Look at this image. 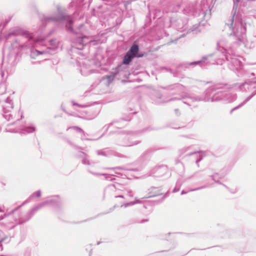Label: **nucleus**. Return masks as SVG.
I'll use <instances>...</instances> for the list:
<instances>
[{"label":"nucleus","mask_w":256,"mask_h":256,"mask_svg":"<svg viewBox=\"0 0 256 256\" xmlns=\"http://www.w3.org/2000/svg\"><path fill=\"white\" fill-rule=\"evenodd\" d=\"M68 143L72 146H74L76 149L79 150L80 152L82 154V156H80V157L82 158V162L84 165H86L90 166V168L88 169V172L92 174L94 176H104L106 179L108 180L110 178H111V176H112V174H100L98 172H92L91 170V167L94 166L95 162L90 161L88 158L86 156V154L84 152H82L81 150H82V148L81 147L78 146H76L74 145L72 142L70 141H68Z\"/></svg>","instance_id":"6e6552de"},{"label":"nucleus","mask_w":256,"mask_h":256,"mask_svg":"<svg viewBox=\"0 0 256 256\" xmlns=\"http://www.w3.org/2000/svg\"><path fill=\"white\" fill-rule=\"evenodd\" d=\"M202 156H200V158H198V159L196 160V165H197V166H198V167L199 166V164H198V163H199V162H200V161H201V160H202Z\"/></svg>","instance_id":"ea45409f"},{"label":"nucleus","mask_w":256,"mask_h":256,"mask_svg":"<svg viewBox=\"0 0 256 256\" xmlns=\"http://www.w3.org/2000/svg\"><path fill=\"white\" fill-rule=\"evenodd\" d=\"M138 132H126L124 134L118 135L116 144L122 146H132L136 145L140 140H133L138 135Z\"/></svg>","instance_id":"0eeeda50"},{"label":"nucleus","mask_w":256,"mask_h":256,"mask_svg":"<svg viewBox=\"0 0 256 256\" xmlns=\"http://www.w3.org/2000/svg\"><path fill=\"white\" fill-rule=\"evenodd\" d=\"M124 64H121L118 66L114 70V72H116V74H118L120 72L122 71L124 68H125V67L124 66Z\"/></svg>","instance_id":"393cba45"},{"label":"nucleus","mask_w":256,"mask_h":256,"mask_svg":"<svg viewBox=\"0 0 256 256\" xmlns=\"http://www.w3.org/2000/svg\"><path fill=\"white\" fill-rule=\"evenodd\" d=\"M136 58L134 56L127 52L124 57L122 60V64L128 65L132 61L134 58Z\"/></svg>","instance_id":"412c9836"},{"label":"nucleus","mask_w":256,"mask_h":256,"mask_svg":"<svg viewBox=\"0 0 256 256\" xmlns=\"http://www.w3.org/2000/svg\"><path fill=\"white\" fill-rule=\"evenodd\" d=\"M189 149V147H185L184 148H182L178 150V152L180 156L183 154L184 153L186 152Z\"/></svg>","instance_id":"c756f323"},{"label":"nucleus","mask_w":256,"mask_h":256,"mask_svg":"<svg viewBox=\"0 0 256 256\" xmlns=\"http://www.w3.org/2000/svg\"><path fill=\"white\" fill-rule=\"evenodd\" d=\"M224 92V100H228V102H230L236 100V94L227 92Z\"/></svg>","instance_id":"aec40b11"},{"label":"nucleus","mask_w":256,"mask_h":256,"mask_svg":"<svg viewBox=\"0 0 256 256\" xmlns=\"http://www.w3.org/2000/svg\"><path fill=\"white\" fill-rule=\"evenodd\" d=\"M41 196V192L40 190H38L34 192L30 197L29 200L32 199L35 197L40 198Z\"/></svg>","instance_id":"a878e982"},{"label":"nucleus","mask_w":256,"mask_h":256,"mask_svg":"<svg viewBox=\"0 0 256 256\" xmlns=\"http://www.w3.org/2000/svg\"><path fill=\"white\" fill-rule=\"evenodd\" d=\"M2 106L4 117L7 120H10L12 119V114H11V110L13 108L12 100L10 97L6 98L4 100Z\"/></svg>","instance_id":"9d476101"},{"label":"nucleus","mask_w":256,"mask_h":256,"mask_svg":"<svg viewBox=\"0 0 256 256\" xmlns=\"http://www.w3.org/2000/svg\"><path fill=\"white\" fill-rule=\"evenodd\" d=\"M148 221V219H144L140 222V223H144Z\"/></svg>","instance_id":"49530a36"},{"label":"nucleus","mask_w":256,"mask_h":256,"mask_svg":"<svg viewBox=\"0 0 256 256\" xmlns=\"http://www.w3.org/2000/svg\"><path fill=\"white\" fill-rule=\"evenodd\" d=\"M57 12L58 16H44L42 19L43 24L47 22H66V27L67 29L70 32L73 31L72 24L73 20L72 18L70 15L66 14L60 8H58Z\"/></svg>","instance_id":"39448f33"},{"label":"nucleus","mask_w":256,"mask_h":256,"mask_svg":"<svg viewBox=\"0 0 256 256\" xmlns=\"http://www.w3.org/2000/svg\"><path fill=\"white\" fill-rule=\"evenodd\" d=\"M130 120V119H128V120L124 119V120Z\"/></svg>","instance_id":"bf43d9fd"},{"label":"nucleus","mask_w":256,"mask_h":256,"mask_svg":"<svg viewBox=\"0 0 256 256\" xmlns=\"http://www.w3.org/2000/svg\"><path fill=\"white\" fill-rule=\"evenodd\" d=\"M28 202V200L25 201L22 204V205H20V206H18L17 208H16L14 209L10 212V214H4L3 216H0V221L2 220H3L4 218H6V216H8L10 214L14 213V212L17 210L20 207H21L22 206L24 205Z\"/></svg>","instance_id":"5701e85b"},{"label":"nucleus","mask_w":256,"mask_h":256,"mask_svg":"<svg viewBox=\"0 0 256 256\" xmlns=\"http://www.w3.org/2000/svg\"><path fill=\"white\" fill-rule=\"evenodd\" d=\"M249 77L252 78V77H254V82L256 83V70L254 72H251L250 73Z\"/></svg>","instance_id":"473e14b6"},{"label":"nucleus","mask_w":256,"mask_h":256,"mask_svg":"<svg viewBox=\"0 0 256 256\" xmlns=\"http://www.w3.org/2000/svg\"><path fill=\"white\" fill-rule=\"evenodd\" d=\"M50 45L52 46V48L53 50H55L58 48L57 46V42L55 40H52L50 41Z\"/></svg>","instance_id":"bb28decb"},{"label":"nucleus","mask_w":256,"mask_h":256,"mask_svg":"<svg viewBox=\"0 0 256 256\" xmlns=\"http://www.w3.org/2000/svg\"><path fill=\"white\" fill-rule=\"evenodd\" d=\"M22 36V38L26 40L24 42L20 44L22 48L38 47L42 45V40L35 39L29 32L19 28L10 29L6 34V38H10L12 36Z\"/></svg>","instance_id":"7ed1b4c3"},{"label":"nucleus","mask_w":256,"mask_h":256,"mask_svg":"<svg viewBox=\"0 0 256 256\" xmlns=\"http://www.w3.org/2000/svg\"><path fill=\"white\" fill-rule=\"evenodd\" d=\"M112 125H114V126L116 128H118L119 126H121V125L119 124V122H114L110 124H108V128H106V130L108 128H109L110 126Z\"/></svg>","instance_id":"72a5a7b5"},{"label":"nucleus","mask_w":256,"mask_h":256,"mask_svg":"<svg viewBox=\"0 0 256 256\" xmlns=\"http://www.w3.org/2000/svg\"><path fill=\"white\" fill-rule=\"evenodd\" d=\"M112 196H113L114 198H124V196L122 194H120V192H116V194H112Z\"/></svg>","instance_id":"f704fd0d"},{"label":"nucleus","mask_w":256,"mask_h":256,"mask_svg":"<svg viewBox=\"0 0 256 256\" xmlns=\"http://www.w3.org/2000/svg\"><path fill=\"white\" fill-rule=\"evenodd\" d=\"M88 37L86 36H78L75 40V44L78 46L77 48L81 50L84 45L90 42V40H88Z\"/></svg>","instance_id":"dca6fc26"},{"label":"nucleus","mask_w":256,"mask_h":256,"mask_svg":"<svg viewBox=\"0 0 256 256\" xmlns=\"http://www.w3.org/2000/svg\"><path fill=\"white\" fill-rule=\"evenodd\" d=\"M224 186L232 194H236L238 191V190L236 188H233V189H230L225 184H224Z\"/></svg>","instance_id":"2f4dec72"},{"label":"nucleus","mask_w":256,"mask_h":256,"mask_svg":"<svg viewBox=\"0 0 256 256\" xmlns=\"http://www.w3.org/2000/svg\"><path fill=\"white\" fill-rule=\"evenodd\" d=\"M199 152H198H198H193V153L190 154L188 155H189V156H191V155H192V154H195L199 153Z\"/></svg>","instance_id":"8fccbe9b"},{"label":"nucleus","mask_w":256,"mask_h":256,"mask_svg":"<svg viewBox=\"0 0 256 256\" xmlns=\"http://www.w3.org/2000/svg\"><path fill=\"white\" fill-rule=\"evenodd\" d=\"M210 186H211L210 184L204 185V186H200V187H199V188H196L190 190V191H191V192L196 191V190H200L201 189L206 188L210 187Z\"/></svg>","instance_id":"7c9ffc66"},{"label":"nucleus","mask_w":256,"mask_h":256,"mask_svg":"<svg viewBox=\"0 0 256 256\" xmlns=\"http://www.w3.org/2000/svg\"><path fill=\"white\" fill-rule=\"evenodd\" d=\"M200 6H197L194 2H192L186 5L183 12L186 14L196 17L202 15L203 18L205 16V12L203 9H200Z\"/></svg>","instance_id":"1a4fd4ad"},{"label":"nucleus","mask_w":256,"mask_h":256,"mask_svg":"<svg viewBox=\"0 0 256 256\" xmlns=\"http://www.w3.org/2000/svg\"><path fill=\"white\" fill-rule=\"evenodd\" d=\"M180 189V187L178 186V187H177V186H176L173 190V192H178V191H179Z\"/></svg>","instance_id":"79ce46f5"},{"label":"nucleus","mask_w":256,"mask_h":256,"mask_svg":"<svg viewBox=\"0 0 256 256\" xmlns=\"http://www.w3.org/2000/svg\"><path fill=\"white\" fill-rule=\"evenodd\" d=\"M216 183H217V184H222V186H224V184H222V183L220 180H216Z\"/></svg>","instance_id":"de8ad7c7"},{"label":"nucleus","mask_w":256,"mask_h":256,"mask_svg":"<svg viewBox=\"0 0 256 256\" xmlns=\"http://www.w3.org/2000/svg\"><path fill=\"white\" fill-rule=\"evenodd\" d=\"M196 173H194V174H193V176H194V174H196Z\"/></svg>","instance_id":"69168bd1"},{"label":"nucleus","mask_w":256,"mask_h":256,"mask_svg":"<svg viewBox=\"0 0 256 256\" xmlns=\"http://www.w3.org/2000/svg\"><path fill=\"white\" fill-rule=\"evenodd\" d=\"M187 192H186L184 190H182V192H181V194H187Z\"/></svg>","instance_id":"09e8293b"},{"label":"nucleus","mask_w":256,"mask_h":256,"mask_svg":"<svg viewBox=\"0 0 256 256\" xmlns=\"http://www.w3.org/2000/svg\"><path fill=\"white\" fill-rule=\"evenodd\" d=\"M7 238H4L0 240V248L1 250H3L2 243Z\"/></svg>","instance_id":"4c0bfd02"},{"label":"nucleus","mask_w":256,"mask_h":256,"mask_svg":"<svg viewBox=\"0 0 256 256\" xmlns=\"http://www.w3.org/2000/svg\"><path fill=\"white\" fill-rule=\"evenodd\" d=\"M16 42H18V40H16ZM18 43H20L19 42H18Z\"/></svg>","instance_id":"e2e57ef3"},{"label":"nucleus","mask_w":256,"mask_h":256,"mask_svg":"<svg viewBox=\"0 0 256 256\" xmlns=\"http://www.w3.org/2000/svg\"><path fill=\"white\" fill-rule=\"evenodd\" d=\"M134 202V204H140L142 203V201L140 200H138L136 198L134 202Z\"/></svg>","instance_id":"a19ab883"},{"label":"nucleus","mask_w":256,"mask_h":256,"mask_svg":"<svg viewBox=\"0 0 256 256\" xmlns=\"http://www.w3.org/2000/svg\"><path fill=\"white\" fill-rule=\"evenodd\" d=\"M86 140H92V139H88V138H87L86 139Z\"/></svg>","instance_id":"13d9d810"},{"label":"nucleus","mask_w":256,"mask_h":256,"mask_svg":"<svg viewBox=\"0 0 256 256\" xmlns=\"http://www.w3.org/2000/svg\"><path fill=\"white\" fill-rule=\"evenodd\" d=\"M72 104L74 106H78V107L84 108V107L86 106L85 105H81V104H78V103H76V102H72Z\"/></svg>","instance_id":"58836bf2"},{"label":"nucleus","mask_w":256,"mask_h":256,"mask_svg":"<svg viewBox=\"0 0 256 256\" xmlns=\"http://www.w3.org/2000/svg\"><path fill=\"white\" fill-rule=\"evenodd\" d=\"M235 88H238L241 91H246L247 90L252 91V94L247 97L243 102L238 106L234 107L231 110L230 113L232 114L234 110H236L241 108L249 101L256 94V84L254 82L246 81L244 83L236 84L234 85Z\"/></svg>","instance_id":"423d86ee"},{"label":"nucleus","mask_w":256,"mask_h":256,"mask_svg":"<svg viewBox=\"0 0 256 256\" xmlns=\"http://www.w3.org/2000/svg\"><path fill=\"white\" fill-rule=\"evenodd\" d=\"M175 112H176V113L177 115H178L179 114V110L178 109H176L175 110Z\"/></svg>","instance_id":"3c124183"},{"label":"nucleus","mask_w":256,"mask_h":256,"mask_svg":"<svg viewBox=\"0 0 256 256\" xmlns=\"http://www.w3.org/2000/svg\"><path fill=\"white\" fill-rule=\"evenodd\" d=\"M168 172V168L166 166H161L153 168L150 174L156 177H160L164 175Z\"/></svg>","instance_id":"ddd939ff"},{"label":"nucleus","mask_w":256,"mask_h":256,"mask_svg":"<svg viewBox=\"0 0 256 256\" xmlns=\"http://www.w3.org/2000/svg\"><path fill=\"white\" fill-rule=\"evenodd\" d=\"M36 130V127L33 126H27L20 130V132L22 134H27L34 132Z\"/></svg>","instance_id":"4be33fe9"},{"label":"nucleus","mask_w":256,"mask_h":256,"mask_svg":"<svg viewBox=\"0 0 256 256\" xmlns=\"http://www.w3.org/2000/svg\"><path fill=\"white\" fill-rule=\"evenodd\" d=\"M117 75L116 72H115L114 71L112 72L110 75L106 76V78L108 82H112L114 80V77Z\"/></svg>","instance_id":"b1692460"},{"label":"nucleus","mask_w":256,"mask_h":256,"mask_svg":"<svg viewBox=\"0 0 256 256\" xmlns=\"http://www.w3.org/2000/svg\"><path fill=\"white\" fill-rule=\"evenodd\" d=\"M80 2H81L84 1V0H79Z\"/></svg>","instance_id":"4d7b16f0"},{"label":"nucleus","mask_w":256,"mask_h":256,"mask_svg":"<svg viewBox=\"0 0 256 256\" xmlns=\"http://www.w3.org/2000/svg\"><path fill=\"white\" fill-rule=\"evenodd\" d=\"M240 58L238 56L235 55L234 52L229 54H223L220 58H219L214 62H208L206 64H222L223 62L226 60L228 62V68L235 72H239L242 68V64Z\"/></svg>","instance_id":"20e7f679"},{"label":"nucleus","mask_w":256,"mask_h":256,"mask_svg":"<svg viewBox=\"0 0 256 256\" xmlns=\"http://www.w3.org/2000/svg\"><path fill=\"white\" fill-rule=\"evenodd\" d=\"M211 178H212V180L216 182V180H217L216 179V178H215V176L214 174V175H212L211 176Z\"/></svg>","instance_id":"a18cd8bd"},{"label":"nucleus","mask_w":256,"mask_h":256,"mask_svg":"<svg viewBox=\"0 0 256 256\" xmlns=\"http://www.w3.org/2000/svg\"><path fill=\"white\" fill-rule=\"evenodd\" d=\"M0 212H4V210H3V208H2L0 207Z\"/></svg>","instance_id":"864d4df0"},{"label":"nucleus","mask_w":256,"mask_h":256,"mask_svg":"<svg viewBox=\"0 0 256 256\" xmlns=\"http://www.w3.org/2000/svg\"><path fill=\"white\" fill-rule=\"evenodd\" d=\"M170 22L172 25L174 24L175 22H177L180 21V20H175L173 18H170Z\"/></svg>","instance_id":"e433bc0d"},{"label":"nucleus","mask_w":256,"mask_h":256,"mask_svg":"<svg viewBox=\"0 0 256 256\" xmlns=\"http://www.w3.org/2000/svg\"><path fill=\"white\" fill-rule=\"evenodd\" d=\"M131 192H132L131 191L128 192V193H129L128 195L132 197L133 196H132V194H131Z\"/></svg>","instance_id":"603ef678"},{"label":"nucleus","mask_w":256,"mask_h":256,"mask_svg":"<svg viewBox=\"0 0 256 256\" xmlns=\"http://www.w3.org/2000/svg\"><path fill=\"white\" fill-rule=\"evenodd\" d=\"M44 203L45 206L50 205L58 206L62 203V200L58 196H54L48 198L47 200L44 202Z\"/></svg>","instance_id":"2eb2a0df"},{"label":"nucleus","mask_w":256,"mask_h":256,"mask_svg":"<svg viewBox=\"0 0 256 256\" xmlns=\"http://www.w3.org/2000/svg\"><path fill=\"white\" fill-rule=\"evenodd\" d=\"M96 154L98 156H102L106 157H110L111 156H115L119 158H124L126 156L122 154L110 150L109 148H105L101 150H98Z\"/></svg>","instance_id":"9b49d317"},{"label":"nucleus","mask_w":256,"mask_h":256,"mask_svg":"<svg viewBox=\"0 0 256 256\" xmlns=\"http://www.w3.org/2000/svg\"><path fill=\"white\" fill-rule=\"evenodd\" d=\"M91 62H82L80 66V72L81 74L84 76H87L90 74L95 72V70L90 68Z\"/></svg>","instance_id":"4468645a"},{"label":"nucleus","mask_w":256,"mask_h":256,"mask_svg":"<svg viewBox=\"0 0 256 256\" xmlns=\"http://www.w3.org/2000/svg\"><path fill=\"white\" fill-rule=\"evenodd\" d=\"M148 192V196L146 198L154 197L162 194L160 188L154 186H152L149 188Z\"/></svg>","instance_id":"f3484780"},{"label":"nucleus","mask_w":256,"mask_h":256,"mask_svg":"<svg viewBox=\"0 0 256 256\" xmlns=\"http://www.w3.org/2000/svg\"><path fill=\"white\" fill-rule=\"evenodd\" d=\"M115 173L116 174H120V172H116Z\"/></svg>","instance_id":"5fc2aeb1"},{"label":"nucleus","mask_w":256,"mask_h":256,"mask_svg":"<svg viewBox=\"0 0 256 256\" xmlns=\"http://www.w3.org/2000/svg\"><path fill=\"white\" fill-rule=\"evenodd\" d=\"M139 51V46L136 44H134L130 48V50L128 52L130 54H132L136 58H140L143 56V54H138Z\"/></svg>","instance_id":"a211bd4d"},{"label":"nucleus","mask_w":256,"mask_h":256,"mask_svg":"<svg viewBox=\"0 0 256 256\" xmlns=\"http://www.w3.org/2000/svg\"><path fill=\"white\" fill-rule=\"evenodd\" d=\"M168 90L172 92V94H178V97H174L167 100L170 102L174 100H184L183 102L188 106H190V102H218L224 100V92L216 88V86H212L206 90L201 95L196 96L194 94L184 92V87L180 84H175L169 86Z\"/></svg>","instance_id":"f03ea898"},{"label":"nucleus","mask_w":256,"mask_h":256,"mask_svg":"<svg viewBox=\"0 0 256 256\" xmlns=\"http://www.w3.org/2000/svg\"><path fill=\"white\" fill-rule=\"evenodd\" d=\"M46 206L44 202L38 204L37 206H34L26 215V218H22L20 220V223L23 224L28 222L29 220L33 216V215L35 214L36 212L38 210H40L42 208Z\"/></svg>","instance_id":"f8f14e48"},{"label":"nucleus","mask_w":256,"mask_h":256,"mask_svg":"<svg viewBox=\"0 0 256 256\" xmlns=\"http://www.w3.org/2000/svg\"><path fill=\"white\" fill-rule=\"evenodd\" d=\"M105 194L112 196V194H116L120 192V190L116 188L115 184L108 185L105 189Z\"/></svg>","instance_id":"6ab92c4d"},{"label":"nucleus","mask_w":256,"mask_h":256,"mask_svg":"<svg viewBox=\"0 0 256 256\" xmlns=\"http://www.w3.org/2000/svg\"><path fill=\"white\" fill-rule=\"evenodd\" d=\"M70 128H72L78 132L84 134V130L82 128H79L78 126H72V127L68 128H67V130Z\"/></svg>","instance_id":"cd10ccee"},{"label":"nucleus","mask_w":256,"mask_h":256,"mask_svg":"<svg viewBox=\"0 0 256 256\" xmlns=\"http://www.w3.org/2000/svg\"><path fill=\"white\" fill-rule=\"evenodd\" d=\"M100 244V242H98L97 243V244H98H98Z\"/></svg>","instance_id":"052dcab7"},{"label":"nucleus","mask_w":256,"mask_h":256,"mask_svg":"<svg viewBox=\"0 0 256 256\" xmlns=\"http://www.w3.org/2000/svg\"><path fill=\"white\" fill-rule=\"evenodd\" d=\"M134 204V202H128V203H126V204H124L122 205L121 207L126 208L128 206H132Z\"/></svg>","instance_id":"c9c22d12"},{"label":"nucleus","mask_w":256,"mask_h":256,"mask_svg":"<svg viewBox=\"0 0 256 256\" xmlns=\"http://www.w3.org/2000/svg\"><path fill=\"white\" fill-rule=\"evenodd\" d=\"M170 234H171V233H170V232L168 234V235H170Z\"/></svg>","instance_id":"680f3d73"},{"label":"nucleus","mask_w":256,"mask_h":256,"mask_svg":"<svg viewBox=\"0 0 256 256\" xmlns=\"http://www.w3.org/2000/svg\"><path fill=\"white\" fill-rule=\"evenodd\" d=\"M51 48H48V50H36V52L37 53L38 55L46 53H50V50Z\"/></svg>","instance_id":"c85d7f7f"},{"label":"nucleus","mask_w":256,"mask_h":256,"mask_svg":"<svg viewBox=\"0 0 256 256\" xmlns=\"http://www.w3.org/2000/svg\"><path fill=\"white\" fill-rule=\"evenodd\" d=\"M179 7H180V6L179 5H177L175 10H172V12H176L178 11V10L179 9Z\"/></svg>","instance_id":"c03bdc74"},{"label":"nucleus","mask_w":256,"mask_h":256,"mask_svg":"<svg viewBox=\"0 0 256 256\" xmlns=\"http://www.w3.org/2000/svg\"><path fill=\"white\" fill-rule=\"evenodd\" d=\"M228 20L226 21V24L228 26L231 30V32L228 38H220L217 42V50L214 54L208 56H204L202 60L187 64L188 66H200L203 68L210 64H206L208 62H214L219 58H220L223 54H229L234 52L233 48L234 47L244 44L246 40V26H244V32L241 34L240 26H236L238 32L233 30V26L228 24Z\"/></svg>","instance_id":"f257e3e1"},{"label":"nucleus","mask_w":256,"mask_h":256,"mask_svg":"<svg viewBox=\"0 0 256 256\" xmlns=\"http://www.w3.org/2000/svg\"><path fill=\"white\" fill-rule=\"evenodd\" d=\"M196 173H194V174H193V176H194V174H196Z\"/></svg>","instance_id":"0e129e2a"},{"label":"nucleus","mask_w":256,"mask_h":256,"mask_svg":"<svg viewBox=\"0 0 256 256\" xmlns=\"http://www.w3.org/2000/svg\"><path fill=\"white\" fill-rule=\"evenodd\" d=\"M108 169H115V170H123V168L121 167H116V168H107Z\"/></svg>","instance_id":"37998d69"},{"label":"nucleus","mask_w":256,"mask_h":256,"mask_svg":"<svg viewBox=\"0 0 256 256\" xmlns=\"http://www.w3.org/2000/svg\"><path fill=\"white\" fill-rule=\"evenodd\" d=\"M192 176H191L188 177V178L190 179V178H192Z\"/></svg>","instance_id":"6e6d98bb"}]
</instances>
